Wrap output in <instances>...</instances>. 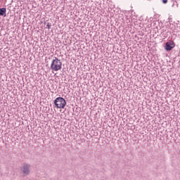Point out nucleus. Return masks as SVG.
Instances as JSON below:
<instances>
[{"instance_id": "obj_1", "label": "nucleus", "mask_w": 180, "mask_h": 180, "mask_svg": "<svg viewBox=\"0 0 180 180\" xmlns=\"http://www.w3.org/2000/svg\"><path fill=\"white\" fill-rule=\"evenodd\" d=\"M63 68V63L58 58L55 57L54 59H53L51 64V70L52 71H60L61 68Z\"/></svg>"}, {"instance_id": "obj_2", "label": "nucleus", "mask_w": 180, "mask_h": 180, "mask_svg": "<svg viewBox=\"0 0 180 180\" xmlns=\"http://www.w3.org/2000/svg\"><path fill=\"white\" fill-rule=\"evenodd\" d=\"M53 103L57 109H64L65 105H67V101L63 97H58L55 99Z\"/></svg>"}, {"instance_id": "obj_3", "label": "nucleus", "mask_w": 180, "mask_h": 180, "mask_svg": "<svg viewBox=\"0 0 180 180\" xmlns=\"http://www.w3.org/2000/svg\"><path fill=\"white\" fill-rule=\"evenodd\" d=\"M21 172L24 175L27 176L30 174V165L24 164L21 167Z\"/></svg>"}, {"instance_id": "obj_4", "label": "nucleus", "mask_w": 180, "mask_h": 180, "mask_svg": "<svg viewBox=\"0 0 180 180\" xmlns=\"http://www.w3.org/2000/svg\"><path fill=\"white\" fill-rule=\"evenodd\" d=\"M174 47H175V43H174V41H167L165 46V49L167 51H171Z\"/></svg>"}, {"instance_id": "obj_5", "label": "nucleus", "mask_w": 180, "mask_h": 180, "mask_svg": "<svg viewBox=\"0 0 180 180\" xmlns=\"http://www.w3.org/2000/svg\"><path fill=\"white\" fill-rule=\"evenodd\" d=\"M6 16V8H0V16Z\"/></svg>"}, {"instance_id": "obj_6", "label": "nucleus", "mask_w": 180, "mask_h": 180, "mask_svg": "<svg viewBox=\"0 0 180 180\" xmlns=\"http://www.w3.org/2000/svg\"><path fill=\"white\" fill-rule=\"evenodd\" d=\"M46 27H47V29H50V27H51V25H50V22L47 23Z\"/></svg>"}, {"instance_id": "obj_7", "label": "nucleus", "mask_w": 180, "mask_h": 180, "mask_svg": "<svg viewBox=\"0 0 180 180\" xmlns=\"http://www.w3.org/2000/svg\"><path fill=\"white\" fill-rule=\"evenodd\" d=\"M163 4H167V2H168V0H162Z\"/></svg>"}, {"instance_id": "obj_8", "label": "nucleus", "mask_w": 180, "mask_h": 180, "mask_svg": "<svg viewBox=\"0 0 180 180\" xmlns=\"http://www.w3.org/2000/svg\"><path fill=\"white\" fill-rule=\"evenodd\" d=\"M148 1H151V0H148Z\"/></svg>"}]
</instances>
